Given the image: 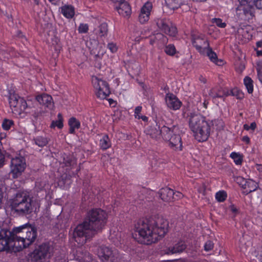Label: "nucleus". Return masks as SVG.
<instances>
[{"mask_svg":"<svg viewBox=\"0 0 262 262\" xmlns=\"http://www.w3.org/2000/svg\"><path fill=\"white\" fill-rule=\"evenodd\" d=\"M167 220L160 216L139 220L135 225V230L146 244L157 242L168 231Z\"/></svg>","mask_w":262,"mask_h":262,"instance_id":"1","label":"nucleus"},{"mask_svg":"<svg viewBox=\"0 0 262 262\" xmlns=\"http://www.w3.org/2000/svg\"><path fill=\"white\" fill-rule=\"evenodd\" d=\"M189 125L198 141L204 142L208 139L210 135V126L202 115L191 114L189 117Z\"/></svg>","mask_w":262,"mask_h":262,"instance_id":"2","label":"nucleus"},{"mask_svg":"<svg viewBox=\"0 0 262 262\" xmlns=\"http://www.w3.org/2000/svg\"><path fill=\"white\" fill-rule=\"evenodd\" d=\"M13 229L18 251L28 247L37 237L36 229L27 225L15 227Z\"/></svg>","mask_w":262,"mask_h":262,"instance_id":"3","label":"nucleus"},{"mask_svg":"<svg viewBox=\"0 0 262 262\" xmlns=\"http://www.w3.org/2000/svg\"><path fill=\"white\" fill-rule=\"evenodd\" d=\"M107 215L105 211L100 209L91 210L85 219V222L89 224L96 233L100 232L104 227L107 221Z\"/></svg>","mask_w":262,"mask_h":262,"instance_id":"4","label":"nucleus"},{"mask_svg":"<svg viewBox=\"0 0 262 262\" xmlns=\"http://www.w3.org/2000/svg\"><path fill=\"white\" fill-rule=\"evenodd\" d=\"M97 233L91 229L87 222L85 221L79 224L74 229L73 237L78 244L83 245L86 241L93 237Z\"/></svg>","mask_w":262,"mask_h":262,"instance_id":"5","label":"nucleus"},{"mask_svg":"<svg viewBox=\"0 0 262 262\" xmlns=\"http://www.w3.org/2000/svg\"><path fill=\"white\" fill-rule=\"evenodd\" d=\"M53 252V247L50 243H45L37 247L30 254L32 261L41 262L47 257H50Z\"/></svg>","mask_w":262,"mask_h":262,"instance_id":"6","label":"nucleus"},{"mask_svg":"<svg viewBox=\"0 0 262 262\" xmlns=\"http://www.w3.org/2000/svg\"><path fill=\"white\" fill-rule=\"evenodd\" d=\"M9 102L13 113L15 115L20 116L29 106L30 101L27 102L23 98L16 94H10Z\"/></svg>","mask_w":262,"mask_h":262,"instance_id":"7","label":"nucleus"},{"mask_svg":"<svg viewBox=\"0 0 262 262\" xmlns=\"http://www.w3.org/2000/svg\"><path fill=\"white\" fill-rule=\"evenodd\" d=\"M13 247H17V244L12 231L2 230L0 231V251H8Z\"/></svg>","mask_w":262,"mask_h":262,"instance_id":"8","label":"nucleus"},{"mask_svg":"<svg viewBox=\"0 0 262 262\" xmlns=\"http://www.w3.org/2000/svg\"><path fill=\"white\" fill-rule=\"evenodd\" d=\"M236 14L239 19L249 20L255 16V9L251 4H240L236 9Z\"/></svg>","mask_w":262,"mask_h":262,"instance_id":"9","label":"nucleus"},{"mask_svg":"<svg viewBox=\"0 0 262 262\" xmlns=\"http://www.w3.org/2000/svg\"><path fill=\"white\" fill-rule=\"evenodd\" d=\"M26 166V160L24 157L17 156L12 158L11 163V172L14 178H17L24 171Z\"/></svg>","mask_w":262,"mask_h":262,"instance_id":"10","label":"nucleus"},{"mask_svg":"<svg viewBox=\"0 0 262 262\" xmlns=\"http://www.w3.org/2000/svg\"><path fill=\"white\" fill-rule=\"evenodd\" d=\"M158 28L165 34L175 36L177 34V29L171 22L166 19H159L157 22Z\"/></svg>","mask_w":262,"mask_h":262,"instance_id":"11","label":"nucleus"},{"mask_svg":"<svg viewBox=\"0 0 262 262\" xmlns=\"http://www.w3.org/2000/svg\"><path fill=\"white\" fill-rule=\"evenodd\" d=\"M192 43L196 49L201 54H205V50L209 47L208 41L203 35H192Z\"/></svg>","mask_w":262,"mask_h":262,"instance_id":"12","label":"nucleus"},{"mask_svg":"<svg viewBox=\"0 0 262 262\" xmlns=\"http://www.w3.org/2000/svg\"><path fill=\"white\" fill-rule=\"evenodd\" d=\"M34 206L33 202H27L15 206L11 207V209L14 213L20 216H26L30 214L34 211Z\"/></svg>","mask_w":262,"mask_h":262,"instance_id":"13","label":"nucleus"},{"mask_svg":"<svg viewBox=\"0 0 262 262\" xmlns=\"http://www.w3.org/2000/svg\"><path fill=\"white\" fill-rule=\"evenodd\" d=\"M99 256L104 262H113L117 258V251L105 246H101L99 249Z\"/></svg>","mask_w":262,"mask_h":262,"instance_id":"14","label":"nucleus"},{"mask_svg":"<svg viewBox=\"0 0 262 262\" xmlns=\"http://www.w3.org/2000/svg\"><path fill=\"white\" fill-rule=\"evenodd\" d=\"M27 202H33L29 195L25 192L20 191L17 192L13 198L10 200V207H14L15 205L21 204H26Z\"/></svg>","mask_w":262,"mask_h":262,"instance_id":"15","label":"nucleus"},{"mask_svg":"<svg viewBox=\"0 0 262 262\" xmlns=\"http://www.w3.org/2000/svg\"><path fill=\"white\" fill-rule=\"evenodd\" d=\"M165 101L167 106L173 110H179L182 105V102L180 100L172 93L166 94Z\"/></svg>","mask_w":262,"mask_h":262,"instance_id":"16","label":"nucleus"},{"mask_svg":"<svg viewBox=\"0 0 262 262\" xmlns=\"http://www.w3.org/2000/svg\"><path fill=\"white\" fill-rule=\"evenodd\" d=\"M145 132L147 136L155 140L161 139V128L156 122L149 126Z\"/></svg>","mask_w":262,"mask_h":262,"instance_id":"17","label":"nucleus"},{"mask_svg":"<svg viewBox=\"0 0 262 262\" xmlns=\"http://www.w3.org/2000/svg\"><path fill=\"white\" fill-rule=\"evenodd\" d=\"M151 9L152 5L150 3H146L142 7L139 15V20L141 24H144L148 20Z\"/></svg>","mask_w":262,"mask_h":262,"instance_id":"18","label":"nucleus"},{"mask_svg":"<svg viewBox=\"0 0 262 262\" xmlns=\"http://www.w3.org/2000/svg\"><path fill=\"white\" fill-rule=\"evenodd\" d=\"M159 195L161 199L165 202H171L174 201V192L169 188L165 187L160 189Z\"/></svg>","mask_w":262,"mask_h":262,"instance_id":"19","label":"nucleus"},{"mask_svg":"<svg viewBox=\"0 0 262 262\" xmlns=\"http://www.w3.org/2000/svg\"><path fill=\"white\" fill-rule=\"evenodd\" d=\"M168 141L169 142L170 146L174 150H182V142L180 135L174 133Z\"/></svg>","mask_w":262,"mask_h":262,"instance_id":"20","label":"nucleus"},{"mask_svg":"<svg viewBox=\"0 0 262 262\" xmlns=\"http://www.w3.org/2000/svg\"><path fill=\"white\" fill-rule=\"evenodd\" d=\"M36 100L40 104L47 107L52 108L53 107L54 103L52 97L47 94H43L36 96Z\"/></svg>","mask_w":262,"mask_h":262,"instance_id":"21","label":"nucleus"},{"mask_svg":"<svg viewBox=\"0 0 262 262\" xmlns=\"http://www.w3.org/2000/svg\"><path fill=\"white\" fill-rule=\"evenodd\" d=\"M177 130L178 128L176 126L169 128L164 125L161 128V138L168 141L174 133H177Z\"/></svg>","mask_w":262,"mask_h":262,"instance_id":"22","label":"nucleus"},{"mask_svg":"<svg viewBox=\"0 0 262 262\" xmlns=\"http://www.w3.org/2000/svg\"><path fill=\"white\" fill-rule=\"evenodd\" d=\"M116 9L119 14L124 17H128L132 13L129 5L125 1L119 4V6H116Z\"/></svg>","mask_w":262,"mask_h":262,"instance_id":"23","label":"nucleus"},{"mask_svg":"<svg viewBox=\"0 0 262 262\" xmlns=\"http://www.w3.org/2000/svg\"><path fill=\"white\" fill-rule=\"evenodd\" d=\"M186 248V246L184 242L181 241L175 244L173 247H169L166 253L169 254L182 252Z\"/></svg>","mask_w":262,"mask_h":262,"instance_id":"24","label":"nucleus"},{"mask_svg":"<svg viewBox=\"0 0 262 262\" xmlns=\"http://www.w3.org/2000/svg\"><path fill=\"white\" fill-rule=\"evenodd\" d=\"M92 82L95 89L109 88V85L106 81L96 76L92 77Z\"/></svg>","mask_w":262,"mask_h":262,"instance_id":"25","label":"nucleus"},{"mask_svg":"<svg viewBox=\"0 0 262 262\" xmlns=\"http://www.w3.org/2000/svg\"><path fill=\"white\" fill-rule=\"evenodd\" d=\"M244 189H247V194L256 190L259 188L258 183L255 182L252 179H248L245 183Z\"/></svg>","mask_w":262,"mask_h":262,"instance_id":"26","label":"nucleus"},{"mask_svg":"<svg viewBox=\"0 0 262 262\" xmlns=\"http://www.w3.org/2000/svg\"><path fill=\"white\" fill-rule=\"evenodd\" d=\"M208 94L213 99L216 98H222L225 95V92L220 87H215L211 89Z\"/></svg>","mask_w":262,"mask_h":262,"instance_id":"27","label":"nucleus"},{"mask_svg":"<svg viewBox=\"0 0 262 262\" xmlns=\"http://www.w3.org/2000/svg\"><path fill=\"white\" fill-rule=\"evenodd\" d=\"M205 54H206L207 56L211 61L214 62L216 64L220 65L221 63H219V62L221 63L223 62L222 60L218 59L216 53L214 52L212 50L209 48V47L205 50Z\"/></svg>","mask_w":262,"mask_h":262,"instance_id":"28","label":"nucleus"},{"mask_svg":"<svg viewBox=\"0 0 262 262\" xmlns=\"http://www.w3.org/2000/svg\"><path fill=\"white\" fill-rule=\"evenodd\" d=\"M61 13L67 18H72L74 15V9L71 6L65 5L61 8Z\"/></svg>","mask_w":262,"mask_h":262,"instance_id":"29","label":"nucleus"},{"mask_svg":"<svg viewBox=\"0 0 262 262\" xmlns=\"http://www.w3.org/2000/svg\"><path fill=\"white\" fill-rule=\"evenodd\" d=\"M68 123L70 126L69 133L70 134H74L75 129H78L80 126V122L74 117L71 118Z\"/></svg>","mask_w":262,"mask_h":262,"instance_id":"30","label":"nucleus"},{"mask_svg":"<svg viewBox=\"0 0 262 262\" xmlns=\"http://www.w3.org/2000/svg\"><path fill=\"white\" fill-rule=\"evenodd\" d=\"M100 148L104 150L109 148L111 146V142L108 136L105 135L100 140Z\"/></svg>","mask_w":262,"mask_h":262,"instance_id":"31","label":"nucleus"},{"mask_svg":"<svg viewBox=\"0 0 262 262\" xmlns=\"http://www.w3.org/2000/svg\"><path fill=\"white\" fill-rule=\"evenodd\" d=\"M95 90L96 91V95L97 97L101 99L106 98L111 93L110 88H105L102 89H98Z\"/></svg>","mask_w":262,"mask_h":262,"instance_id":"32","label":"nucleus"},{"mask_svg":"<svg viewBox=\"0 0 262 262\" xmlns=\"http://www.w3.org/2000/svg\"><path fill=\"white\" fill-rule=\"evenodd\" d=\"M63 163L66 166L73 167L76 163V160L75 157L72 155H66L63 157Z\"/></svg>","mask_w":262,"mask_h":262,"instance_id":"33","label":"nucleus"},{"mask_svg":"<svg viewBox=\"0 0 262 262\" xmlns=\"http://www.w3.org/2000/svg\"><path fill=\"white\" fill-rule=\"evenodd\" d=\"M237 36L238 39L246 41L249 39V32L246 29L239 28L237 30Z\"/></svg>","mask_w":262,"mask_h":262,"instance_id":"34","label":"nucleus"},{"mask_svg":"<svg viewBox=\"0 0 262 262\" xmlns=\"http://www.w3.org/2000/svg\"><path fill=\"white\" fill-rule=\"evenodd\" d=\"M244 84L247 89L248 92L251 94L253 91V81L249 77H246L244 79Z\"/></svg>","mask_w":262,"mask_h":262,"instance_id":"35","label":"nucleus"},{"mask_svg":"<svg viewBox=\"0 0 262 262\" xmlns=\"http://www.w3.org/2000/svg\"><path fill=\"white\" fill-rule=\"evenodd\" d=\"M108 31L107 25L105 23H102L98 28L97 33L100 36L102 37L107 34Z\"/></svg>","mask_w":262,"mask_h":262,"instance_id":"36","label":"nucleus"},{"mask_svg":"<svg viewBox=\"0 0 262 262\" xmlns=\"http://www.w3.org/2000/svg\"><path fill=\"white\" fill-rule=\"evenodd\" d=\"M58 120L56 121H53L50 127L51 128H54L57 126L59 128H61L63 127V119L62 115L60 113H59L57 116Z\"/></svg>","mask_w":262,"mask_h":262,"instance_id":"37","label":"nucleus"},{"mask_svg":"<svg viewBox=\"0 0 262 262\" xmlns=\"http://www.w3.org/2000/svg\"><path fill=\"white\" fill-rule=\"evenodd\" d=\"M34 141L35 144L39 147H43L48 143L47 138L41 136L37 137L34 139Z\"/></svg>","mask_w":262,"mask_h":262,"instance_id":"38","label":"nucleus"},{"mask_svg":"<svg viewBox=\"0 0 262 262\" xmlns=\"http://www.w3.org/2000/svg\"><path fill=\"white\" fill-rule=\"evenodd\" d=\"M230 157L234 160L236 165H241L242 164L243 159L239 154L233 152L231 154Z\"/></svg>","mask_w":262,"mask_h":262,"instance_id":"39","label":"nucleus"},{"mask_svg":"<svg viewBox=\"0 0 262 262\" xmlns=\"http://www.w3.org/2000/svg\"><path fill=\"white\" fill-rule=\"evenodd\" d=\"M164 51L167 55L172 56L176 53V50L173 45L170 44L165 47Z\"/></svg>","mask_w":262,"mask_h":262,"instance_id":"40","label":"nucleus"},{"mask_svg":"<svg viewBox=\"0 0 262 262\" xmlns=\"http://www.w3.org/2000/svg\"><path fill=\"white\" fill-rule=\"evenodd\" d=\"M227 198V194L224 191H220L215 194L216 199L220 202L224 201Z\"/></svg>","mask_w":262,"mask_h":262,"instance_id":"41","label":"nucleus"},{"mask_svg":"<svg viewBox=\"0 0 262 262\" xmlns=\"http://www.w3.org/2000/svg\"><path fill=\"white\" fill-rule=\"evenodd\" d=\"M167 3H168L169 7L173 9H178L181 6V2H178V0H167Z\"/></svg>","mask_w":262,"mask_h":262,"instance_id":"42","label":"nucleus"},{"mask_svg":"<svg viewBox=\"0 0 262 262\" xmlns=\"http://www.w3.org/2000/svg\"><path fill=\"white\" fill-rule=\"evenodd\" d=\"M13 124V121L12 120L5 119L3 122L2 127L5 130H9Z\"/></svg>","mask_w":262,"mask_h":262,"instance_id":"43","label":"nucleus"},{"mask_svg":"<svg viewBox=\"0 0 262 262\" xmlns=\"http://www.w3.org/2000/svg\"><path fill=\"white\" fill-rule=\"evenodd\" d=\"M212 22L215 24L217 26L222 28H225L226 26V23L222 22V20L220 18H213L212 19Z\"/></svg>","mask_w":262,"mask_h":262,"instance_id":"44","label":"nucleus"},{"mask_svg":"<svg viewBox=\"0 0 262 262\" xmlns=\"http://www.w3.org/2000/svg\"><path fill=\"white\" fill-rule=\"evenodd\" d=\"M257 71L258 78L260 82L262 83V61L257 64Z\"/></svg>","mask_w":262,"mask_h":262,"instance_id":"45","label":"nucleus"},{"mask_svg":"<svg viewBox=\"0 0 262 262\" xmlns=\"http://www.w3.org/2000/svg\"><path fill=\"white\" fill-rule=\"evenodd\" d=\"M88 30L89 26L86 24H81L78 28V31L80 33H85Z\"/></svg>","mask_w":262,"mask_h":262,"instance_id":"46","label":"nucleus"},{"mask_svg":"<svg viewBox=\"0 0 262 262\" xmlns=\"http://www.w3.org/2000/svg\"><path fill=\"white\" fill-rule=\"evenodd\" d=\"M213 243L211 241H208L204 245V249L206 251L211 250L213 248Z\"/></svg>","mask_w":262,"mask_h":262,"instance_id":"47","label":"nucleus"},{"mask_svg":"<svg viewBox=\"0 0 262 262\" xmlns=\"http://www.w3.org/2000/svg\"><path fill=\"white\" fill-rule=\"evenodd\" d=\"M107 48L112 53H115L117 50L116 45L113 42L108 43L107 44Z\"/></svg>","mask_w":262,"mask_h":262,"instance_id":"48","label":"nucleus"},{"mask_svg":"<svg viewBox=\"0 0 262 262\" xmlns=\"http://www.w3.org/2000/svg\"><path fill=\"white\" fill-rule=\"evenodd\" d=\"M142 110V107L141 106H138L135 108V117L136 118H138V119H140V112Z\"/></svg>","mask_w":262,"mask_h":262,"instance_id":"49","label":"nucleus"},{"mask_svg":"<svg viewBox=\"0 0 262 262\" xmlns=\"http://www.w3.org/2000/svg\"><path fill=\"white\" fill-rule=\"evenodd\" d=\"M237 181L239 185L244 189V187L245 186L244 184H245V183L247 182V180L243 178H237Z\"/></svg>","mask_w":262,"mask_h":262,"instance_id":"50","label":"nucleus"},{"mask_svg":"<svg viewBox=\"0 0 262 262\" xmlns=\"http://www.w3.org/2000/svg\"><path fill=\"white\" fill-rule=\"evenodd\" d=\"M5 155L3 152L0 151V168L3 167L5 163Z\"/></svg>","mask_w":262,"mask_h":262,"instance_id":"51","label":"nucleus"},{"mask_svg":"<svg viewBox=\"0 0 262 262\" xmlns=\"http://www.w3.org/2000/svg\"><path fill=\"white\" fill-rule=\"evenodd\" d=\"M255 5L258 9H262V0H256L255 2Z\"/></svg>","mask_w":262,"mask_h":262,"instance_id":"52","label":"nucleus"},{"mask_svg":"<svg viewBox=\"0 0 262 262\" xmlns=\"http://www.w3.org/2000/svg\"><path fill=\"white\" fill-rule=\"evenodd\" d=\"M174 196L175 197H174V201L182 198L183 196V194L181 192L178 191L174 192Z\"/></svg>","mask_w":262,"mask_h":262,"instance_id":"53","label":"nucleus"},{"mask_svg":"<svg viewBox=\"0 0 262 262\" xmlns=\"http://www.w3.org/2000/svg\"><path fill=\"white\" fill-rule=\"evenodd\" d=\"M240 2V4H251L252 3L253 0H238Z\"/></svg>","mask_w":262,"mask_h":262,"instance_id":"54","label":"nucleus"},{"mask_svg":"<svg viewBox=\"0 0 262 262\" xmlns=\"http://www.w3.org/2000/svg\"><path fill=\"white\" fill-rule=\"evenodd\" d=\"M4 139V136L2 135H0V151L3 152L4 154L5 152V150H3L2 146V143L1 140Z\"/></svg>","mask_w":262,"mask_h":262,"instance_id":"55","label":"nucleus"},{"mask_svg":"<svg viewBox=\"0 0 262 262\" xmlns=\"http://www.w3.org/2000/svg\"><path fill=\"white\" fill-rule=\"evenodd\" d=\"M258 259L262 262V247L259 249L258 255H257Z\"/></svg>","mask_w":262,"mask_h":262,"instance_id":"56","label":"nucleus"},{"mask_svg":"<svg viewBox=\"0 0 262 262\" xmlns=\"http://www.w3.org/2000/svg\"><path fill=\"white\" fill-rule=\"evenodd\" d=\"M242 141L247 144H249L250 143V138L247 136H245L243 137Z\"/></svg>","mask_w":262,"mask_h":262,"instance_id":"57","label":"nucleus"},{"mask_svg":"<svg viewBox=\"0 0 262 262\" xmlns=\"http://www.w3.org/2000/svg\"><path fill=\"white\" fill-rule=\"evenodd\" d=\"M250 129H251L252 130H254V129L256 127V124L255 122H252L249 125Z\"/></svg>","mask_w":262,"mask_h":262,"instance_id":"58","label":"nucleus"},{"mask_svg":"<svg viewBox=\"0 0 262 262\" xmlns=\"http://www.w3.org/2000/svg\"><path fill=\"white\" fill-rule=\"evenodd\" d=\"M255 168L259 172H262V164H256Z\"/></svg>","mask_w":262,"mask_h":262,"instance_id":"59","label":"nucleus"},{"mask_svg":"<svg viewBox=\"0 0 262 262\" xmlns=\"http://www.w3.org/2000/svg\"><path fill=\"white\" fill-rule=\"evenodd\" d=\"M157 36H162V38H163V41L164 42H166L167 41V40H168V39H167V38L166 36H164L163 34H157Z\"/></svg>","mask_w":262,"mask_h":262,"instance_id":"60","label":"nucleus"},{"mask_svg":"<svg viewBox=\"0 0 262 262\" xmlns=\"http://www.w3.org/2000/svg\"><path fill=\"white\" fill-rule=\"evenodd\" d=\"M200 80L204 83L206 82V79L205 78L203 77L202 76H200L199 78Z\"/></svg>","mask_w":262,"mask_h":262,"instance_id":"61","label":"nucleus"},{"mask_svg":"<svg viewBox=\"0 0 262 262\" xmlns=\"http://www.w3.org/2000/svg\"><path fill=\"white\" fill-rule=\"evenodd\" d=\"M111 1L115 4L118 3V4H120V3L123 2L125 0H111Z\"/></svg>","mask_w":262,"mask_h":262,"instance_id":"62","label":"nucleus"},{"mask_svg":"<svg viewBox=\"0 0 262 262\" xmlns=\"http://www.w3.org/2000/svg\"><path fill=\"white\" fill-rule=\"evenodd\" d=\"M140 119H141L143 121L146 122L148 120V118L145 116H140Z\"/></svg>","mask_w":262,"mask_h":262,"instance_id":"63","label":"nucleus"},{"mask_svg":"<svg viewBox=\"0 0 262 262\" xmlns=\"http://www.w3.org/2000/svg\"><path fill=\"white\" fill-rule=\"evenodd\" d=\"M256 46L257 48H260L262 47V41H259L256 42Z\"/></svg>","mask_w":262,"mask_h":262,"instance_id":"64","label":"nucleus"}]
</instances>
